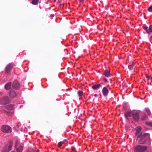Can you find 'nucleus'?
Returning a JSON list of instances; mask_svg holds the SVG:
<instances>
[{
    "instance_id": "f257e3e1",
    "label": "nucleus",
    "mask_w": 152,
    "mask_h": 152,
    "mask_svg": "<svg viewBox=\"0 0 152 152\" xmlns=\"http://www.w3.org/2000/svg\"><path fill=\"white\" fill-rule=\"evenodd\" d=\"M146 149L145 146L139 145L135 147L134 151L135 152H144Z\"/></svg>"
},
{
    "instance_id": "f03ea898",
    "label": "nucleus",
    "mask_w": 152,
    "mask_h": 152,
    "mask_svg": "<svg viewBox=\"0 0 152 152\" xmlns=\"http://www.w3.org/2000/svg\"><path fill=\"white\" fill-rule=\"evenodd\" d=\"M1 131L4 132H9L11 131V129L8 126H3L1 128Z\"/></svg>"
},
{
    "instance_id": "7ed1b4c3",
    "label": "nucleus",
    "mask_w": 152,
    "mask_h": 152,
    "mask_svg": "<svg viewBox=\"0 0 152 152\" xmlns=\"http://www.w3.org/2000/svg\"><path fill=\"white\" fill-rule=\"evenodd\" d=\"M14 66V65L12 64H8L7 66H6L5 71L6 73L9 74L10 70L12 69L13 68Z\"/></svg>"
},
{
    "instance_id": "20e7f679",
    "label": "nucleus",
    "mask_w": 152,
    "mask_h": 152,
    "mask_svg": "<svg viewBox=\"0 0 152 152\" xmlns=\"http://www.w3.org/2000/svg\"><path fill=\"white\" fill-rule=\"evenodd\" d=\"M0 102L2 104H5L9 102V98L8 96H5L1 100Z\"/></svg>"
},
{
    "instance_id": "39448f33",
    "label": "nucleus",
    "mask_w": 152,
    "mask_h": 152,
    "mask_svg": "<svg viewBox=\"0 0 152 152\" xmlns=\"http://www.w3.org/2000/svg\"><path fill=\"white\" fill-rule=\"evenodd\" d=\"M12 142L10 141V145L9 146H7L6 148L4 150V152H8L10 151L12 149Z\"/></svg>"
},
{
    "instance_id": "423d86ee",
    "label": "nucleus",
    "mask_w": 152,
    "mask_h": 152,
    "mask_svg": "<svg viewBox=\"0 0 152 152\" xmlns=\"http://www.w3.org/2000/svg\"><path fill=\"white\" fill-rule=\"evenodd\" d=\"M144 29L146 31L147 33L151 34L152 33V25H150L148 28L147 27H145Z\"/></svg>"
},
{
    "instance_id": "0eeeda50",
    "label": "nucleus",
    "mask_w": 152,
    "mask_h": 152,
    "mask_svg": "<svg viewBox=\"0 0 152 152\" xmlns=\"http://www.w3.org/2000/svg\"><path fill=\"white\" fill-rule=\"evenodd\" d=\"M12 87L15 89H17L20 87V84L17 80H15L13 83Z\"/></svg>"
},
{
    "instance_id": "6e6552de",
    "label": "nucleus",
    "mask_w": 152,
    "mask_h": 152,
    "mask_svg": "<svg viewBox=\"0 0 152 152\" xmlns=\"http://www.w3.org/2000/svg\"><path fill=\"white\" fill-rule=\"evenodd\" d=\"M103 75L107 77H109L110 76V72L108 70H105L103 73Z\"/></svg>"
},
{
    "instance_id": "1a4fd4ad",
    "label": "nucleus",
    "mask_w": 152,
    "mask_h": 152,
    "mask_svg": "<svg viewBox=\"0 0 152 152\" xmlns=\"http://www.w3.org/2000/svg\"><path fill=\"white\" fill-rule=\"evenodd\" d=\"M133 117L134 119L136 121H137L139 118V114L138 113L133 114Z\"/></svg>"
},
{
    "instance_id": "9d476101",
    "label": "nucleus",
    "mask_w": 152,
    "mask_h": 152,
    "mask_svg": "<svg viewBox=\"0 0 152 152\" xmlns=\"http://www.w3.org/2000/svg\"><path fill=\"white\" fill-rule=\"evenodd\" d=\"M102 93L104 96H106L107 95L108 91L106 87H104L102 89Z\"/></svg>"
},
{
    "instance_id": "9b49d317",
    "label": "nucleus",
    "mask_w": 152,
    "mask_h": 152,
    "mask_svg": "<svg viewBox=\"0 0 152 152\" xmlns=\"http://www.w3.org/2000/svg\"><path fill=\"white\" fill-rule=\"evenodd\" d=\"M9 95L11 98H14L17 95V94L14 91H11L9 94Z\"/></svg>"
},
{
    "instance_id": "f8f14e48",
    "label": "nucleus",
    "mask_w": 152,
    "mask_h": 152,
    "mask_svg": "<svg viewBox=\"0 0 152 152\" xmlns=\"http://www.w3.org/2000/svg\"><path fill=\"white\" fill-rule=\"evenodd\" d=\"M133 113L132 111L127 112L125 114V116L126 118L128 117L131 116L132 115H133Z\"/></svg>"
},
{
    "instance_id": "ddd939ff",
    "label": "nucleus",
    "mask_w": 152,
    "mask_h": 152,
    "mask_svg": "<svg viewBox=\"0 0 152 152\" xmlns=\"http://www.w3.org/2000/svg\"><path fill=\"white\" fill-rule=\"evenodd\" d=\"M11 83L9 82L6 84L5 86V88L7 90H8L11 88Z\"/></svg>"
},
{
    "instance_id": "4468645a",
    "label": "nucleus",
    "mask_w": 152,
    "mask_h": 152,
    "mask_svg": "<svg viewBox=\"0 0 152 152\" xmlns=\"http://www.w3.org/2000/svg\"><path fill=\"white\" fill-rule=\"evenodd\" d=\"M101 86V85L100 84H98L97 85H95L93 86L92 87V88L94 89H98L100 88Z\"/></svg>"
},
{
    "instance_id": "2eb2a0df",
    "label": "nucleus",
    "mask_w": 152,
    "mask_h": 152,
    "mask_svg": "<svg viewBox=\"0 0 152 152\" xmlns=\"http://www.w3.org/2000/svg\"><path fill=\"white\" fill-rule=\"evenodd\" d=\"M23 147L22 146L20 145L18 148L17 147L16 148L17 152H22L23 150Z\"/></svg>"
},
{
    "instance_id": "dca6fc26",
    "label": "nucleus",
    "mask_w": 152,
    "mask_h": 152,
    "mask_svg": "<svg viewBox=\"0 0 152 152\" xmlns=\"http://www.w3.org/2000/svg\"><path fill=\"white\" fill-rule=\"evenodd\" d=\"M39 0H33L32 1V4L33 5H37L38 4Z\"/></svg>"
},
{
    "instance_id": "f3484780",
    "label": "nucleus",
    "mask_w": 152,
    "mask_h": 152,
    "mask_svg": "<svg viewBox=\"0 0 152 152\" xmlns=\"http://www.w3.org/2000/svg\"><path fill=\"white\" fill-rule=\"evenodd\" d=\"M141 128L140 127L138 126L136 129V133L138 134L141 131Z\"/></svg>"
},
{
    "instance_id": "a211bd4d",
    "label": "nucleus",
    "mask_w": 152,
    "mask_h": 152,
    "mask_svg": "<svg viewBox=\"0 0 152 152\" xmlns=\"http://www.w3.org/2000/svg\"><path fill=\"white\" fill-rule=\"evenodd\" d=\"M145 110L148 115H151V112L149 109L148 108H146L145 109Z\"/></svg>"
},
{
    "instance_id": "6ab92c4d",
    "label": "nucleus",
    "mask_w": 152,
    "mask_h": 152,
    "mask_svg": "<svg viewBox=\"0 0 152 152\" xmlns=\"http://www.w3.org/2000/svg\"><path fill=\"white\" fill-rule=\"evenodd\" d=\"M133 66H134V63H133L132 64L129 65L128 66V68L129 69H130V70H132L133 69Z\"/></svg>"
},
{
    "instance_id": "aec40b11",
    "label": "nucleus",
    "mask_w": 152,
    "mask_h": 152,
    "mask_svg": "<svg viewBox=\"0 0 152 152\" xmlns=\"http://www.w3.org/2000/svg\"><path fill=\"white\" fill-rule=\"evenodd\" d=\"M83 92L81 91H79L78 92V96L80 97L82 96L83 94Z\"/></svg>"
},
{
    "instance_id": "412c9836",
    "label": "nucleus",
    "mask_w": 152,
    "mask_h": 152,
    "mask_svg": "<svg viewBox=\"0 0 152 152\" xmlns=\"http://www.w3.org/2000/svg\"><path fill=\"white\" fill-rule=\"evenodd\" d=\"M19 143L20 142L18 140H17L16 141L15 145V148H17V146H18V145H19Z\"/></svg>"
},
{
    "instance_id": "4be33fe9",
    "label": "nucleus",
    "mask_w": 152,
    "mask_h": 152,
    "mask_svg": "<svg viewBox=\"0 0 152 152\" xmlns=\"http://www.w3.org/2000/svg\"><path fill=\"white\" fill-rule=\"evenodd\" d=\"M148 10L149 12H152V5L149 7L148 8Z\"/></svg>"
},
{
    "instance_id": "5701e85b",
    "label": "nucleus",
    "mask_w": 152,
    "mask_h": 152,
    "mask_svg": "<svg viewBox=\"0 0 152 152\" xmlns=\"http://www.w3.org/2000/svg\"><path fill=\"white\" fill-rule=\"evenodd\" d=\"M64 142H59L58 144V147L61 146L64 143Z\"/></svg>"
},
{
    "instance_id": "b1692460",
    "label": "nucleus",
    "mask_w": 152,
    "mask_h": 152,
    "mask_svg": "<svg viewBox=\"0 0 152 152\" xmlns=\"http://www.w3.org/2000/svg\"><path fill=\"white\" fill-rule=\"evenodd\" d=\"M146 115H143L142 118V120H145L146 118Z\"/></svg>"
},
{
    "instance_id": "393cba45",
    "label": "nucleus",
    "mask_w": 152,
    "mask_h": 152,
    "mask_svg": "<svg viewBox=\"0 0 152 152\" xmlns=\"http://www.w3.org/2000/svg\"><path fill=\"white\" fill-rule=\"evenodd\" d=\"M148 124L152 126V123H148Z\"/></svg>"
},
{
    "instance_id": "a878e982",
    "label": "nucleus",
    "mask_w": 152,
    "mask_h": 152,
    "mask_svg": "<svg viewBox=\"0 0 152 152\" xmlns=\"http://www.w3.org/2000/svg\"><path fill=\"white\" fill-rule=\"evenodd\" d=\"M75 148H72V151H74L75 150Z\"/></svg>"
},
{
    "instance_id": "bb28decb",
    "label": "nucleus",
    "mask_w": 152,
    "mask_h": 152,
    "mask_svg": "<svg viewBox=\"0 0 152 152\" xmlns=\"http://www.w3.org/2000/svg\"><path fill=\"white\" fill-rule=\"evenodd\" d=\"M54 16V15L53 14H52L51 15V17H52Z\"/></svg>"
},
{
    "instance_id": "cd10ccee",
    "label": "nucleus",
    "mask_w": 152,
    "mask_h": 152,
    "mask_svg": "<svg viewBox=\"0 0 152 152\" xmlns=\"http://www.w3.org/2000/svg\"><path fill=\"white\" fill-rule=\"evenodd\" d=\"M94 96H97V94H95L94 95Z\"/></svg>"
},
{
    "instance_id": "c85d7f7f",
    "label": "nucleus",
    "mask_w": 152,
    "mask_h": 152,
    "mask_svg": "<svg viewBox=\"0 0 152 152\" xmlns=\"http://www.w3.org/2000/svg\"><path fill=\"white\" fill-rule=\"evenodd\" d=\"M145 142H140V143H142V144H143Z\"/></svg>"
},
{
    "instance_id": "c756f323",
    "label": "nucleus",
    "mask_w": 152,
    "mask_h": 152,
    "mask_svg": "<svg viewBox=\"0 0 152 152\" xmlns=\"http://www.w3.org/2000/svg\"><path fill=\"white\" fill-rule=\"evenodd\" d=\"M123 107H124V109H125L126 108H125V107L124 106V105H123Z\"/></svg>"
},
{
    "instance_id": "7c9ffc66",
    "label": "nucleus",
    "mask_w": 152,
    "mask_h": 152,
    "mask_svg": "<svg viewBox=\"0 0 152 152\" xmlns=\"http://www.w3.org/2000/svg\"><path fill=\"white\" fill-rule=\"evenodd\" d=\"M125 83H123V85H124V84H125Z\"/></svg>"
},
{
    "instance_id": "2f4dec72",
    "label": "nucleus",
    "mask_w": 152,
    "mask_h": 152,
    "mask_svg": "<svg viewBox=\"0 0 152 152\" xmlns=\"http://www.w3.org/2000/svg\"><path fill=\"white\" fill-rule=\"evenodd\" d=\"M104 80L105 81H107V80H106V79H104Z\"/></svg>"
},
{
    "instance_id": "473e14b6",
    "label": "nucleus",
    "mask_w": 152,
    "mask_h": 152,
    "mask_svg": "<svg viewBox=\"0 0 152 152\" xmlns=\"http://www.w3.org/2000/svg\"><path fill=\"white\" fill-rule=\"evenodd\" d=\"M11 152H15V151H12Z\"/></svg>"
},
{
    "instance_id": "72a5a7b5",
    "label": "nucleus",
    "mask_w": 152,
    "mask_h": 152,
    "mask_svg": "<svg viewBox=\"0 0 152 152\" xmlns=\"http://www.w3.org/2000/svg\"><path fill=\"white\" fill-rule=\"evenodd\" d=\"M82 0V1H83L84 0Z\"/></svg>"
}]
</instances>
